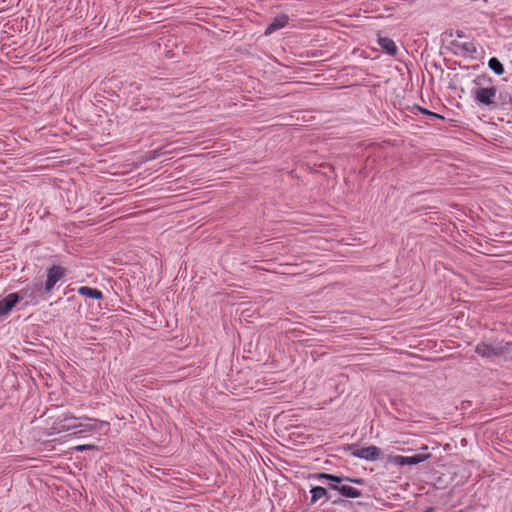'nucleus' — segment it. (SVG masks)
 Masks as SVG:
<instances>
[{
    "label": "nucleus",
    "mask_w": 512,
    "mask_h": 512,
    "mask_svg": "<svg viewBox=\"0 0 512 512\" xmlns=\"http://www.w3.org/2000/svg\"><path fill=\"white\" fill-rule=\"evenodd\" d=\"M511 346V342H504L498 338H484L476 345L475 352L483 358L492 359L507 353Z\"/></svg>",
    "instance_id": "f257e3e1"
},
{
    "label": "nucleus",
    "mask_w": 512,
    "mask_h": 512,
    "mask_svg": "<svg viewBox=\"0 0 512 512\" xmlns=\"http://www.w3.org/2000/svg\"><path fill=\"white\" fill-rule=\"evenodd\" d=\"M61 428L69 431L74 430V434H83L98 430L101 424L95 419L69 417L62 421Z\"/></svg>",
    "instance_id": "f03ea898"
},
{
    "label": "nucleus",
    "mask_w": 512,
    "mask_h": 512,
    "mask_svg": "<svg viewBox=\"0 0 512 512\" xmlns=\"http://www.w3.org/2000/svg\"><path fill=\"white\" fill-rule=\"evenodd\" d=\"M450 52L464 57H473L476 45L469 37L457 31V39L450 40Z\"/></svg>",
    "instance_id": "7ed1b4c3"
},
{
    "label": "nucleus",
    "mask_w": 512,
    "mask_h": 512,
    "mask_svg": "<svg viewBox=\"0 0 512 512\" xmlns=\"http://www.w3.org/2000/svg\"><path fill=\"white\" fill-rule=\"evenodd\" d=\"M66 268L60 265H53L47 269V279L44 285V291L50 293L57 282L62 280L66 275Z\"/></svg>",
    "instance_id": "20e7f679"
},
{
    "label": "nucleus",
    "mask_w": 512,
    "mask_h": 512,
    "mask_svg": "<svg viewBox=\"0 0 512 512\" xmlns=\"http://www.w3.org/2000/svg\"><path fill=\"white\" fill-rule=\"evenodd\" d=\"M351 455L366 461H376L380 459L382 451L379 447L372 445L355 449L351 452Z\"/></svg>",
    "instance_id": "39448f33"
},
{
    "label": "nucleus",
    "mask_w": 512,
    "mask_h": 512,
    "mask_svg": "<svg viewBox=\"0 0 512 512\" xmlns=\"http://www.w3.org/2000/svg\"><path fill=\"white\" fill-rule=\"evenodd\" d=\"M331 489L324 488L321 486H313L310 490L311 499L310 504L313 505L318 502L320 499L325 498L326 501L332 500L333 504H338L341 502L340 498L333 499V495L329 492Z\"/></svg>",
    "instance_id": "423d86ee"
},
{
    "label": "nucleus",
    "mask_w": 512,
    "mask_h": 512,
    "mask_svg": "<svg viewBox=\"0 0 512 512\" xmlns=\"http://www.w3.org/2000/svg\"><path fill=\"white\" fill-rule=\"evenodd\" d=\"M427 457L428 456L424 454H413L411 456L396 455L392 457L391 461L399 466H411L423 462Z\"/></svg>",
    "instance_id": "0eeeda50"
},
{
    "label": "nucleus",
    "mask_w": 512,
    "mask_h": 512,
    "mask_svg": "<svg viewBox=\"0 0 512 512\" xmlns=\"http://www.w3.org/2000/svg\"><path fill=\"white\" fill-rule=\"evenodd\" d=\"M288 22H289L288 15L283 14V13L276 15L272 19V21L268 24V26L266 27V29L264 31V35L269 36V35L273 34L274 32L286 27Z\"/></svg>",
    "instance_id": "6e6552de"
},
{
    "label": "nucleus",
    "mask_w": 512,
    "mask_h": 512,
    "mask_svg": "<svg viewBox=\"0 0 512 512\" xmlns=\"http://www.w3.org/2000/svg\"><path fill=\"white\" fill-rule=\"evenodd\" d=\"M20 301L19 293H10L0 300V317L8 314Z\"/></svg>",
    "instance_id": "1a4fd4ad"
},
{
    "label": "nucleus",
    "mask_w": 512,
    "mask_h": 512,
    "mask_svg": "<svg viewBox=\"0 0 512 512\" xmlns=\"http://www.w3.org/2000/svg\"><path fill=\"white\" fill-rule=\"evenodd\" d=\"M329 489L338 491L345 498H359L362 496V492L359 489L354 488L350 485H346V484H342V485L330 484Z\"/></svg>",
    "instance_id": "9d476101"
},
{
    "label": "nucleus",
    "mask_w": 512,
    "mask_h": 512,
    "mask_svg": "<svg viewBox=\"0 0 512 512\" xmlns=\"http://www.w3.org/2000/svg\"><path fill=\"white\" fill-rule=\"evenodd\" d=\"M476 99L482 104L492 103V98L495 96L493 88H478L475 92Z\"/></svg>",
    "instance_id": "9b49d317"
},
{
    "label": "nucleus",
    "mask_w": 512,
    "mask_h": 512,
    "mask_svg": "<svg viewBox=\"0 0 512 512\" xmlns=\"http://www.w3.org/2000/svg\"><path fill=\"white\" fill-rule=\"evenodd\" d=\"M379 46L389 55L394 56L397 53V46L395 42L389 37H379Z\"/></svg>",
    "instance_id": "f8f14e48"
},
{
    "label": "nucleus",
    "mask_w": 512,
    "mask_h": 512,
    "mask_svg": "<svg viewBox=\"0 0 512 512\" xmlns=\"http://www.w3.org/2000/svg\"><path fill=\"white\" fill-rule=\"evenodd\" d=\"M77 292L79 295L91 299L99 300L103 298V293L99 289L92 288L89 286H81L78 288Z\"/></svg>",
    "instance_id": "ddd939ff"
},
{
    "label": "nucleus",
    "mask_w": 512,
    "mask_h": 512,
    "mask_svg": "<svg viewBox=\"0 0 512 512\" xmlns=\"http://www.w3.org/2000/svg\"><path fill=\"white\" fill-rule=\"evenodd\" d=\"M42 289V286L39 282L34 283L31 286H26L22 288L18 293L20 294V300L24 298H34L35 294Z\"/></svg>",
    "instance_id": "4468645a"
},
{
    "label": "nucleus",
    "mask_w": 512,
    "mask_h": 512,
    "mask_svg": "<svg viewBox=\"0 0 512 512\" xmlns=\"http://www.w3.org/2000/svg\"><path fill=\"white\" fill-rule=\"evenodd\" d=\"M316 478L319 480H327L330 482H333L332 484L338 485L344 482L346 479H348V476H338L334 474H328V473H319L316 475Z\"/></svg>",
    "instance_id": "2eb2a0df"
},
{
    "label": "nucleus",
    "mask_w": 512,
    "mask_h": 512,
    "mask_svg": "<svg viewBox=\"0 0 512 512\" xmlns=\"http://www.w3.org/2000/svg\"><path fill=\"white\" fill-rule=\"evenodd\" d=\"M488 67L497 75H502L505 72L503 64L496 57L489 59Z\"/></svg>",
    "instance_id": "dca6fc26"
},
{
    "label": "nucleus",
    "mask_w": 512,
    "mask_h": 512,
    "mask_svg": "<svg viewBox=\"0 0 512 512\" xmlns=\"http://www.w3.org/2000/svg\"><path fill=\"white\" fill-rule=\"evenodd\" d=\"M417 108H418V109H419L423 114H426V115H428L429 117H432V118H435V119H438V118H439V119H444V117H443V116H441V115H439V114H437V113H434V112L428 111V110L423 109V108H421V107H419V106H418Z\"/></svg>",
    "instance_id": "f3484780"
},
{
    "label": "nucleus",
    "mask_w": 512,
    "mask_h": 512,
    "mask_svg": "<svg viewBox=\"0 0 512 512\" xmlns=\"http://www.w3.org/2000/svg\"><path fill=\"white\" fill-rule=\"evenodd\" d=\"M95 446L94 445H91V444H83V445H78L75 447V449L77 451H84V450H91L93 449Z\"/></svg>",
    "instance_id": "a211bd4d"
},
{
    "label": "nucleus",
    "mask_w": 512,
    "mask_h": 512,
    "mask_svg": "<svg viewBox=\"0 0 512 512\" xmlns=\"http://www.w3.org/2000/svg\"><path fill=\"white\" fill-rule=\"evenodd\" d=\"M345 481H348V482H351V483H355V484H358V485H362L364 483V479H362V478H351V477H348V479H346Z\"/></svg>",
    "instance_id": "6ab92c4d"
},
{
    "label": "nucleus",
    "mask_w": 512,
    "mask_h": 512,
    "mask_svg": "<svg viewBox=\"0 0 512 512\" xmlns=\"http://www.w3.org/2000/svg\"><path fill=\"white\" fill-rule=\"evenodd\" d=\"M455 308H450V312H449V315H450V318L453 317V318H457L458 316L456 315L457 312L454 311Z\"/></svg>",
    "instance_id": "aec40b11"
},
{
    "label": "nucleus",
    "mask_w": 512,
    "mask_h": 512,
    "mask_svg": "<svg viewBox=\"0 0 512 512\" xmlns=\"http://www.w3.org/2000/svg\"><path fill=\"white\" fill-rule=\"evenodd\" d=\"M461 442H462V445H466V440L465 439H462Z\"/></svg>",
    "instance_id": "412c9836"
},
{
    "label": "nucleus",
    "mask_w": 512,
    "mask_h": 512,
    "mask_svg": "<svg viewBox=\"0 0 512 512\" xmlns=\"http://www.w3.org/2000/svg\"><path fill=\"white\" fill-rule=\"evenodd\" d=\"M449 168H450V174H451V173H452V168H453V166L450 164V165H449Z\"/></svg>",
    "instance_id": "4be33fe9"
},
{
    "label": "nucleus",
    "mask_w": 512,
    "mask_h": 512,
    "mask_svg": "<svg viewBox=\"0 0 512 512\" xmlns=\"http://www.w3.org/2000/svg\"><path fill=\"white\" fill-rule=\"evenodd\" d=\"M449 214L451 215V214H452V211H449Z\"/></svg>",
    "instance_id": "5701e85b"
}]
</instances>
